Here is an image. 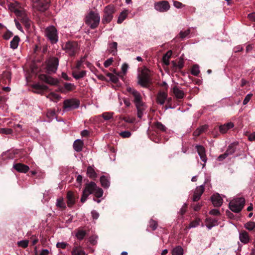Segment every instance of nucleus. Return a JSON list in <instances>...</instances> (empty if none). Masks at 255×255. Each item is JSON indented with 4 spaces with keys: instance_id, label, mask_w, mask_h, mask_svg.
Segmentation results:
<instances>
[{
    "instance_id": "nucleus-9",
    "label": "nucleus",
    "mask_w": 255,
    "mask_h": 255,
    "mask_svg": "<svg viewBox=\"0 0 255 255\" xmlns=\"http://www.w3.org/2000/svg\"><path fill=\"white\" fill-rule=\"evenodd\" d=\"M127 90L128 92L129 96L132 99V101L134 105L143 102L142 97L140 93L137 90L130 87H127Z\"/></svg>"
},
{
    "instance_id": "nucleus-18",
    "label": "nucleus",
    "mask_w": 255,
    "mask_h": 255,
    "mask_svg": "<svg viewBox=\"0 0 255 255\" xmlns=\"http://www.w3.org/2000/svg\"><path fill=\"white\" fill-rule=\"evenodd\" d=\"M167 98V91H159L157 95L156 102L161 105H163Z\"/></svg>"
},
{
    "instance_id": "nucleus-57",
    "label": "nucleus",
    "mask_w": 255,
    "mask_h": 255,
    "mask_svg": "<svg viewBox=\"0 0 255 255\" xmlns=\"http://www.w3.org/2000/svg\"><path fill=\"white\" fill-rule=\"evenodd\" d=\"M112 115H113V114H111L110 113H104L102 114V117L105 120H110L112 118V116H113Z\"/></svg>"
},
{
    "instance_id": "nucleus-58",
    "label": "nucleus",
    "mask_w": 255,
    "mask_h": 255,
    "mask_svg": "<svg viewBox=\"0 0 255 255\" xmlns=\"http://www.w3.org/2000/svg\"><path fill=\"white\" fill-rule=\"evenodd\" d=\"M113 61H114V60H113V58H109L106 61H105V62L104 63V65L105 67L107 68L112 64Z\"/></svg>"
},
{
    "instance_id": "nucleus-59",
    "label": "nucleus",
    "mask_w": 255,
    "mask_h": 255,
    "mask_svg": "<svg viewBox=\"0 0 255 255\" xmlns=\"http://www.w3.org/2000/svg\"><path fill=\"white\" fill-rule=\"evenodd\" d=\"M173 5L177 8H181L185 6L182 3L178 1H173Z\"/></svg>"
},
{
    "instance_id": "nucleus-31",
    "label": "nucleus",
    "mask_w": 255,
    "mask_h": 255,
    "mask_svg": "<svg viewBox=\"0 0 255 255\" xmlns=\"http://www.w3.org/2000/svg\"><path fill=\"white\" fill-rule=\"evenodd\" d=\"M100 181L102 186L104 188H108L110 186V182L106 176H101L100 179Z\"/></svg>"
},
{
    "instance_id": "nucleus-39",
    "label": "nucleus",
    "mask_w": 255,
    "mask_h": 255,
    "mask_svg": "<svg viewBox=\"0 0 255 255\" xmlns=\"http://www.w3.org/2000/svg\"><path fill=\"white\" fill-rule=\"evenodd\" d=\"M72 255H85L84 251L77 247H75L72 252Z\"/></svg>"
},
{
    "instance_id": "nucleus-4",
    "label": "nucleus",
    "mask_w": 255,
    "mask_h": 255,
    "mask_svg": "<svg viewBox=\"0 0 255 255\" xmlns=\"http://www.w3.org/2000/svg\"><path fill=\"white\" fill-rule=\"evenodd\" d=\"M115 11V8L113 5L110 4L106 6L104 10V14L102 18V22L104 24L110 23L113 18V14Z\"/></svg>"
},
{
    "instance_id": "nucleus-5",
    "label": "nucleus",
    "mask_w": 255,
    "mask_h": 255,
    "mask_svg": "<svg viewBox=\"0 0 255 255\" xmlns=\"http://www.w3.org/2000/svg\"><path fill=\"white\" fill-rule=\"evenodd\" d=\"M62 48L70 56H75L79 49L77 42L74 41H67Z\"/></svg>"
},
{
    "instance_id": "nucleus-30",
    "label": "nucleus",
    "mask_w": 255,
    "mask_h": 255,
    "mask_svg": "<svg viewBox=\"0 0 255 255\" xmlns=\"http://www.w3.org/2000/svg\"><path fill=\"white\" fill-rule=\"evenodd\" d=\"M83 144V141L80 139H77L73 143V148L77 152H80L82 150Z\"/></svg>"
},
{
    "instance_id": "nucleus-14",
    "label": "nucleus",
    "mask_w": 255,
    "mask_h": 255,
    "mask_svg": "<svg viewBox=\"0 0 255 255\" xmlns=\"http://www.w3.org/2000/svg\"><path fill=\"white\" fill-rule=\"evenodd\" d=\"M66 197L67 206L71 207L75 203L76 200L78 198V196L77 194L69 191L67 192Z\"/></svg>"
},
{
    "instance_id": "nucleus-47",
    "label": "nucleus",
    "mask_w": 255,
    "mask_h": 255,
    "mask_svg": "<svg viewBox=\"0 0 255 255\" xmlns=\"http://www.w3.org/2000/svg\"><path fill=\"white\" fill-rule=\"evenodd\" d=\"M56 206L62 209H65L66 206L62 198H59L57 200Z\"/></svg>"
},
{
    "instance_id": "nucleus-50",
    "label": "nucleus",
    "mask_w": 255,
    "mask_h": 255,
    "mask_svg": "<svg viewBox=\"0 0 255 255\" xmlns=\"http://www.w3.org/2000/svg\"><path fill=\"white\" fill-rule=\"evenodd\" d=\"M86 235V232L83 230H79L76 234V237L78 239L81 240L83 239Z\"/></svg>"
},
{
    "instance_id": "nucleus-2",
    "label": "nucleus",
    "mask_w": 255,
    "mask_h": 255,
    "mask_svg": "<svg viewBox=\"0 0 255 255\" xmlns=\"http://www.w3.org/2000/svg\"><path fill=\"white\" fill-rule=\"evenodd\" d=\"M245 200L243 197L237 198L232 200L229 203L230 209L235 213L240 212L244 208Z\"/></svg>"
},
{
    "instance_id": "nucleus-12",
    "label": "nucleus",
    "mask_w": 255,
    "mask_h": 255,
    "mask_svg": "<svg viewBox=\"0 0 255 255\" xmlns=\"http://www.w3.org/2000/svg\"><path fill=\"white\" fill-rule=\"evenodd\" d=\"M58 59L56 57H53L48 61L46 68L49 73L56 72L58 66Z\"/></svg>"
},
{
    "instance_id": "nucleus-40",
    "label": "nucleus",
    "mask_w": 255,
    "mask_h": 255,
    "mask_svg": "<svg viewBox=\"0 0 255 255\" xmlns=\"http://www.w3.org/2000/svg\"><path fill=\"white\" fill-rule=\"evenodd\" d=\"M172 254V255H183V249L181 246H177L173 249Z\"/></svg>"
},
{
    "instance_id": "nucleus-45",
    "label": "nucleus",
    "mask_w": 255,
    "mask_h": 255,
    "mask_svg": "<svg viewBox=\"0 0 255 255\" xmlns=\"http://www.w3.org/2000/svg\"><path fill=\"white\" fill-rule=\"evenodd\" d=\"M245 228L249 230L252 231L255 228V222H249L245 224Z\"/></svg>"
},
{
    "instance_id": "nucleus-35",
    "label": "nucleus",
    "mask_w": 255,
    "mask_h": 255,
    "mask_svg": "<svg viewBox=\"0 0 255 255\" xmlns=\"http://www.w3.org/2000/svg\"><path fill=\"white\" fill-rule=\"evenodd\" d=\"M87 173L90 178L95 179L97 177V173L94 169L90 166L87 167Z\"/></svg>"
},
{
    "instance_id": "nucleus-36",
    "label": "nucleus",
    "mask_w": 255,
    "mask_h": 255,
    "mask_svg": "<svg viewBox=\"0 0 255 255\" xmlns=\"http://www.w3.org/2000/svg\"><path fill=\"white\" fill-rule=\"evenodd\" d=\"M128 14V11L127 10H125L123 11L120 14L118 19L117 21L118 23L120 24L122 23L123 21L126 18Z\"/></svg>"
},
{
    "instance_id": "nucleus-1",
    "label": "nucleus",
    "mask_w": 255,
    "mask_h": 255,
    "mask_svg": "<svg viewBox=\"0 0 255 255\" xmlns=\"http://www.w3.org/2000/svg\"><path fill=\"white\" fill-rule=\"evenodd\" d=\"M10 7L25 28L29 29L30 27V20L27 16L25 10L21 7L20 3L17 2L11 3Z\"/></svg>"
},
{
    "instance_id": "nucleus-21",
    "label": "nucleus",
    "mask_w": 255,
    "mask_h": 255,
    "mask_svg": "<svg viewBox=\"0 0 255 255\" xmlns=\"http://www.w3.org/2000/svg\"><path fill=\"white\" fill-rule=\"evenodd\" d=\"M32 88L34 90L33 92L37 94H41L44 91H47L48 89V87L47 86L39 83L33 84Z\"/></svg>"
},
{
    "instance_id": "nucleus-25",
    "label": "nucleus",
    "mask_w": 255,
    "mask_h": 255,
    "mask_svg": "<svg viewBox=\"0 0 255 255\" xmlns=\"http://www.w3.org/2000/svg\"><path fill=\"white\" fill-rule=\"evenodd\" d=\"M206 226L209 229L218 225V220L211 217L207 218L206 220Z\"/></svg>"
},
{
    "instance_id": "nucleus-34",
    "label": "nucleus",
    "mask_w": 255,
    "mask_h": 255,
    "mask_svg": "<svg viewBox=\"0 0 255 255\" xmlns=\"http://www.w3.org/2000/svg\"><path fill=\"white\" fill-rule=\"evenodd\" d=\"M20 40V38L18 36H15L10 42V47L13 49H16L18 45Z\"/></svg>"
},
{
    "instance_id": "nucleus-46",
    "label": "nucleus",
    "mask_w": 255,
    "mask_h": 255,
    "mask_svg": "<svg viewBox=\"0 0 255 255\" xmlns=\"http://www.w3.org/2000/svg\"><path fill=\"white\" fill-rule=\"evenodd\" d=\"M29 241L28 240H21L18 242L17 245L19 247H21L24 249L28 247Z\"/></svg>"
},
{
    "instance_id": "nucleus-44",
    "label": "nucleus",
    "mask_w": 255,
    "mask_h": 255,
    "mask_svg": "<svg viewBox=\"0 0 255 255\" xmlns=\"http://www.w3.org/2000/svg\"><path fill=\"white\" fill-rule=\"evenodd\" d=\"M191 32V29L190 28L185 31H181L179 34V36L182 39H183L187 37Z\"/></svg>"
},
{
    "instance_id": "nucleus-28",
    "label": "nucleus",
    "mask_w": 255,
    "mask_h": 255,
    "mask_svg": "<svg viewBox=\"0 0 255 255\" xmlns=\"http://www.w3.org/2000/svg\"><path fill=\"white\" fill-rule=\"evenodd\" d=\"M172 55V50H168L163 56L162 61L165 65H166V66L169 65V64H170L169 59L171 58Z\"/></svg>"
},
{
    "instance_id": "nucleus-32",
    "label": "nucleus",
    "mask_w": 255,
    "mask_h": 255,
    "mask_svg": "<svg viewBox=\"0 0 255 255\" xmlns=\"http://www.w3.org/2000/svg\"><path fill=\"white\" fill-rule=\"evenodd\" d=\"M237 145V143L236 142L232 143L230 144L229 146L228 147L227 150L226 151L225 153L228 156L234 153L236 150V146Z\"/></svg>"
},
{
    "instance_id": "nucleus-26",
    "label": "nucleus",
    "mask_w": 255,
    "mask_h": 255,
    "mask_svg": "<svg viewBox=\"0 0 255 255\" xmlns=\"http://www.w3.org/2000/svg\"><path fill=\"white\" fill-rule=\"evenodd\" d=\"M234 127V124L232 123H228L227 124L221 125L219 127V130L222 133H225L227 131Z\"/></svg>"
},
{
    "instance_id": "nucleus-52",
    "label": "nucleus",
    "mask_w": 255,
    "mask_h": 255,
    "mask_svg": "<svg viewBox=\"0 0 255 255\" xmlns=\"http://www.w3.org/2000/svg\"><path fill=\"white\" fill-rule=\"evenodd\" d=\"M120 135L123 138L129 137L131 136V132L128 130H125L120 133Z\"/></svg>"
},
{
    "instance_id": "nucleus-64",
    "label": "nucleus",
    "mask_w": 255,
    "mask_h": 255,
    "mask_svg": "<svg viewBox=\"0 0 255 255\" xmlns=\"http://www.w3.org/2000/svg\"><path fill=\"white\" fill-rule=\"evenodd\" d=\"M88 196H89L88 194H87V193H86L83 191V194H82V197L81 198V202L82 203L85 202V201L86 200Z\"/></svg>"
},
{
    "instance_id": "nucleus-19",
    "label": "nucleus",
    "mask_w": 255,
    "mask_h": 255,
    "mask_svg": "<svg viewBox=\"0 0 255 255\" xmlns=\"http://www.w3.org/2000/svg\"><path fill=\"white\" fill-rule=\"evenodd\" d=\"M204 191V188L203 185L197 187L193 195V201L194 202H197L199 200Z\"/></svg>"
},
{
    "instance_id": "nucleus-60",
    "label": "nucleus",
    "mask_w": 255,
    "mask_h": 255,
    "mask_svg": "<svg viewBox=\"0 0 255 255\" xmlns=\"http://www.w3.org/2000/svg\"><path fill=\"white\" fill-rule=\"evenodd\" d=\"M253 96V94H248L246 97H245V98L244 99V101H243V104L244 105H246V104H248V103L250 101V100H251L252 97Z\"/></svg>"
},
{
    "instance_id": "nucleus-54",
    "label": "nucleus",
    "mask_w": 255,
    "mask_h": 255,
    "mask_svg": "<svg viewBox=\"0 0 255 255\" xmlns=\"http://www.w3.org/2000/svg\"><path fill=\"white\" fill-rule=\"evenodd\" d=\"M3 78L4 81L7 80L9 82L11 79L10 73L9 72H5L2 74Z\"/></svg>"
},
{
    "instance_id": "nucleus-8",
    "label": "nucleus",
    "mask_w": 255,
    "mask_h": 255,
    "mask_svg": "<svg viewBox=\"0 0 255 255\" xmlns=\"http://www.w3.org/2000/svg\"><path fill=\"white\" fill-rule=\"evenodd\" d=\"M45 35L52 44L56 43L58 41L57 31L53 26L47 27L45 30Z\"/></svg>"
},
{
    "instance_id": "nucleus-10",
    "label": "nucleus",
    "mask_w": 255,
    "mask_h": 255,
    "mask_svg": "<svg viewBox=\"0 0 255 255\" xmlns=\"http://www.w3.org/2000/svg\"><path fill=\"white\" fill-rule=\"evenodd\" d=\"M138 83L143 87H148L151 81L149 74L144 72H142L141 74L138 76Z\"/></svg>"
},
{
    "instance_id": "nucleus-61",
    "label": "nucleus",
    "mask_w": 255,
    "mask_h": 255,
    "mask_svg": "<svg viewBox=\"0 0 255 255\" xmlns=\"http://www.w3.org/2000/svg\"><path fill=\"white\" fill-rule=\"evenodd\" d=\"M209 214L214 216H219L220 215V211L216 209L211 210L210 211Z\"/></svg>"
},
{
    "instance_id": "nucleus-51",
    "label": "nucleus",
    "mask_w": 255,
    "mask_h": 255,
    "mask_svg": "<svg viewBox=\"0 0 255 255\" xmlns=\"http://www.w3.org/2000/svg\"><path fill=\"white\" fill-rule=\"evenodd\" d=\"M87 58V55H85L83 57H82L80 59V60L78 61L76 63V67L78 69H80L81 67L82 63L84 62L85 59Z\"/></svg>"
},
{
    "instance_id": "nucleus-63",
    "label": "nucleus",
    "mask_w": 255,
    "mask_h": 255,
    "mask_svg": "<svg viewBox=\"0 0 255 255\" xmlns=\"http://www.w3.org/2000/svg\"><path fill=\"white\" fill-rule=\"evenodd\" d=\"M248 18L251 21L255 22V12L249 13L248 15Z\"/></svg>"
},
{
    "instance_id": "nucleus-42",
    "label": "nucleus",
    "mask_w": 255,
    "mask_h": 255,
    "mask_svg": "<svg viewBox=\"0 0 255 255\" xmlns=\"http://www.w3.org/2000/svg\"><path fill=\"white\" fill-rule=\"evenodd\" d=\"M200 73L199 66L197 65H194L191 70V74L195 76H198Z\"/></svg>"
},
{
    "instance_id": "nucleus-22",
    "label": "nucleus",
    "mask_w": 255,
    "mask_h": 255,
    "mask_svg": "<svg viewBox=\"0 0 255 255\" xmlns=\"http://www.w3.org/2000/svg\"><path fill=\"white\" fill-rule=\"evenodd\" d=\"M96 184L94 182H91L86 184L83 192L89 195L90 194L94 193L95 190L96 189Z\"/></svg>"
},
{
    "instance_id": "nucleus-7",
    "label": "nucleus",
    "mask_w": 255,
    "mask_h": 255,
    "mask_svg": "<svg viewBox=\"0 0 255 255\" xmlns=\"http://www.w3.org/2000/svg\"><path fill=\"white\" fill-rule=\"evenodd\" d=\"M33 8L40 12H44L49 6L50 0H32Z\"/></svg>"
},
{
    "instance_id": "nucleus-38",
    "label": "nucleus",
    "mask_w": 255,
    "mask_h": 255,
    "mask_svg": "<svg viewBox=\"0 0 255 255\" xmlns=\"http://www.w3.org/2000/svg\"><path fill=\"white\" fill-rule=\"evenodd\" d=\"M47 98L51 101L57 102L60 98V96L53 92H51L47 95Z\"/></svg>"
},
{
    "instance_id": "nucleus-62",
    "label": "nucleus",
    "mask_w": 255,
    "mask_h": 255,
    "mask_svg": "<svg viewBox=\"0 0 255 255\" xmlns=\"http://www.w3.org/2000/svg\"><path fill=\"white\" fill-rule=\"evenodd\" d=\"M187 208V205L186 204H184L182 207L181 209L180 210V213L182 216L184 215L186 213Z\"/></svg>"
},
{
    "instance_id": "nucleus-48",
    "label": "nucleus",
    "mask_w": 255,
    "mask_h": 255,
    "mask_svg": "<svg viewBox=\"0 0 255 255\" xmlns=\"http://www.w3.org/2000/svg\"><path fill=\"white\" fill-rule=\"evenodd\" d=\"M200 221V219L198 218H196L195 220L192 221L190 223L189 228H194L198 226L199 225Z\"/></svg>"
},
{
    "instance_id": "nucleus-41",
    "label": "nucleus",
    "mask_w": 255,
    "mask_h": 255,
    "mask_svg": "<svg viewBox=\"0 0 255 255\" xmlns=\"http://www.w3.org/2000/svg\"><path fill=\"white\" fill-rule=\"evenodd\" d=\"M64 89L68 91H71L75 89V86L73 84L65 83L64 84Z\"/></svg>"
},
{
    "instance_id": "nucleus-23",
    "label": "nucleus",
    "mask_w": 255,
    "mask_h": 255,
    "mask_svg": "<svg viewBox=\"0 0 255 255\" xmlns=\"http://www.w3.org/2000/svg\"><path fill=\"white\" fill-rule=\"evenodd\" d=\"M196 149L198 152V154L199 155L201 159L206 162L207 161V157L205 152V148L202 145H197L195 146Z\"/></svg>"
},
{
    "instance_id": "nucleus-29",
    "label": "nucleus",
    "mask_w": 255,
    "mask_h": 255,
    "mask_svg": "<svg viewBox=\"0 0 255 255\" xmlns=\"http://www.w3.org/2000/svg\"><path fill=\"white\" fill-rule=\"evenodd\" d=\"M239 238L241 242L244 244H247L249 242V236L246 231H244L240 233Z\"/></svg>"
},
{
    "instance_id": "nucleus-55",
    "label": "nucleus",
    "mask_w": 255,
    "mask_h": 255,
    "mask_svg": "<svg viewBox=\"0 0 255 255\" xmlns=\"http://www.w3.org/2000/svg\"><path fill=\"white\" fill-rule=\"evenodd\" d=\"M13 35L12 32L8 30H7L3 35V37L5 40L9 39Z\"/></svg>"
},
{
    "instance_id": "nucleus-37",
    "label": "nucleus",
    "mask_w": 255,
    "mask_h": 255,
    "mask_svg": "<svg viewBox=\"0 0 255 255\" xmlns=\"http://www.w3.org/2000/svg\"><path fill=\"white\" fill-rule=\"evenodd\" d=\"M118 43L116 42H113L110 44L109 51L113 55H115L117 52Z\"/></svg>"
},
{
    "instance_id": "nucleus-16",
    "label": "nucleus",
    "mask_w": 255,
    "mask_h": 255,
    "mask_svg": "<svg viewBox=\"0 0 255 255\" xmlns=\"http://www.w3.org/2000/svg\"><path fill=\"white\" fill-rule=\"evenodd\" d=\"M184 66V60L182 57L179 58V60L177 63L175 61H171V70L174 72H176L178 70H181Z\"/></svg>"
},
{
    "instance_id": "nucleus-11",
    "label": "nucleus",
    "mask_w": 255,
    "mask_h": 255,
    "mask_svg": "<svg viewBox=\"0 0 255 255\" xmlns=\"http://www.w3.org/2000/svg\"><path fill=\"white\" fill-rule=\"evenodd\" d=\"M170 4L168 1L161 0L154 4V8L160 12H166L169 9Z\"/></svg>"
},
{
    "instance_id": "nucleus-49",
    "label": "nucleus",
    "mask_w": 255,
    "mask_h": 255,
    "mask_svg": "<svg viewBox=\"0 0 255 255\" xmlns=\"http://www.w3.org/2000/svg\"><path fill=\"white\" fill-rule=\"evenodd\" d=\"M0 133L4 134H10L12 133V130L8 128H0Z\"/></svg>"
},
{
    "instance_id": "nucleus-56",
    "label": "nucleus",
    "mask_w": 255,
    "mask_h": 255,
    "mask_svg": "<svg viewBox=\"0 0 255 255\" xmlns=\"http://www.w3.org/2000/svg\"><path fill=\"white\" fill-rule=\"evenodd\" d=\"M68 245V244L65 242H58L56 244V247L57 248L64 249Z\"/></svg>"
},
{
    "instance_id": "nucleus-6",
    "label": "nucleus",
    "mask_w": 255,
    "mask_h": 255,
    "mask_svg": "<svg viewBox=\"0 0 255 255\" xmlns=\"http://www.w3.org/2000/svg\"><path fill=\"white\" fill-rule=\"evenodd\" d=\"M80 104V102L78 99L75 98L66 99L63 102V109L65 111L76 109L79 108Z\"/></svg>"
},
{
    "instance_id": "nucleus-17",
    "label": "nucleus",
    "mask_w": 255,
    "mask_h": 255,
    "mask_svg": "<svg viewBox=\"0 0 255 255\" xmlns=\"http://www.w3.org/2000/svg\"><path fill=\"white\" fill-rule=\"evenodd\" d=\"M211 199L212 202L215 207H220L223 204V200L218 193L213 195L211 196Z\"/></svg>"
},
{
    "instance_id": "nucleus-24",
    "label": "nucleus",
    "mask_w": 255,
    "mask_h": 255,
    "mask_svg": "<svg viewBox=\"0 0 255 255\" xmlns=\"http://www.w3.org/2000/svg\"><path fill=\"white\" fill-rule=\"evenodd\" d=\"M154 128V130L157 133L159 132H165L166 130V128L161 123L157 122L153 124L152 127Z\"/></svg>"
},
{
    "instance_id": "nucleus-13",
    "label": "nucleus",
    "mask_w": 255,
    "mask_h": 255,
    "mask_svg": "<svg viewBox=\"0 0 255 255\" xmlns=\"http://www.w3.org/2000/svg\"><path fill=\"white\" fill-rule=\"evenodd\" d=\"M38 78L40 81L50 85H56L58 83L57 79H54L44 74H39L38 75Z\"/></svg>"
},
{
    "instance_id": "nucleus-20",
    "label": "nucleus",
    "mask_w": 255,
    "mask_h": 255,
    "mask_svg": "<svg viewBox=\"0 0 255 255\" xmlns=\"http://www.w3.org/2000/svg\"><path fill=\"white\" fill-rule=\"evenodd\" d=\"M13 168L17 172L24 173H26L29 170V167L27 165L21 163L14 164Z\"/></svg>"
},
{
    "instance_id": "nucleus-15",
    "label": "nucleus",
    "mask_w": 255,
    "mask_h": 255,
    "mask_svg": "<svg viewBox=\"0 0 255 255\" xmlns=\"http://www.w3.org/2000/svg\"><path fill=\"white\" fill-rule=\"evenodd\" d=\"M137 110V116L139 119H141L147 108V106L143 102L135 105Z\"/></svg>"
},
{
    "instance_id": "nucleus-33",
    "label": "nucleus",
    "mask_w": 255,
    "mask_h": 255,
    "mask_svg": "<svg viewBox=\"0 0 255 255\" xmlns=\"http://www.w3.org/2000/svg\"><path fill=\"white\" fill-rule=\"evenodd\" d=\"M86 75V71L85 70L78 72L76 71H73L72 72V76L76 80L79 79L80 78H83Z\"/></svg>"
},
{
    "instance_id": "nucleus-53",
    "label": "nucleus",
    "mask_w": 255,
    "mask_h": 255,
    "mask_svg": "<svg viewBox=\"0 0 255 255\" xmlns=\"http://www.w3.org/2000/svg\"><path fill=\"white\" fill-rule=\"evenodd\" d=\"M149 226L154 231L157 228V223L155 221L151 219L149 221Z\"/></svg>"
},
{
    "instance_id": "nucleus-27",
    "label": "nucleus",
    "mask_w": 255,
    "mask_h": 255,
    "mask_svg": "<svg viewBox=\"0 0 255 255\" xmlns=\"http://www.w3.org/2000/svg\"><path fill=\"white\" fill-rule=\"evenodd\" d=\"M173 92L177 99H183L184 97L185 94L184 92L179 89L176 86L173 88Z\"/></svg>"
},
{
    "instance_id": "nucleus-3",
    "label": "nucleus",
    "mask_w": 255,
    "mask_h": 255,
    "mask_svg": "<svg viewBox=\"0 0 255 255\" xmlns=\"http://www.w3.org/2000/svg\"><path fill=\"white\" fill-rule=\"evenodd\" d=\"M100 17L98 13L91 11L88 15L86 17V23L89 25L91 29L96 28L99 25Z\"/></svg>"
},
{
    "instance_id": "nucleus-43",
    "label": "nucleus",
    "mask_w": 255,
    "mask_h": 255,
    "mask_svg": "<svg viewBox=\"0 0 255 255\" xmlns=\"http://www.w3.org/2000/svg\"><path fill=\"white\" fill-rule=\"evenodd\" d=\"M94 193H95V196L97 198H100L103 196V191L101 188L98 187L97 186L96 189L95 190Z\"/></svg>"
}]
</instances>
